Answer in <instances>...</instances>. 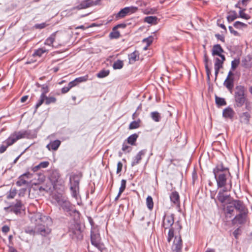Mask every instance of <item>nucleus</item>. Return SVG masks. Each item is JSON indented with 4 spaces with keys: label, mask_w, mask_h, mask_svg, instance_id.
<instances>
[{
    "label": "nucleus",
    "mask_w": 252,
    "mask_h": 252,
    "mask_svg": "<svg viewBox=\"0 0 252 252\" xmlns=\"http://www.w3.org/2000/svg\"><path fill=\"white\" fill-rule=\"evenodd\" d=\"M153 37L150 36L144 39L143 40V42L146 43L147 44V46H149L151 45V44L153 42Z\"/></svg>",
    "instance_id": "obj_51"
},
{
    "label": "nucleus",
    "mask_w": 252,
    "mask_h": 252,
    "mask_svg": "<svg viewBox=\"0 0 252 252\" xmlns=\"http://www.w3.org/2000/svg\"><path fill=\"white\" fill-rule=\"evenodd\" d=\"M237 18V13L235 11H233L229 13L227 17V19L228 22H231Z\"/></svg>",
    "instance_id": "obj_40"
},
{
    "label": "nucleus",
    "mask_w": 252,
    "mask_h": 252,
    "mask_svg": "<svg viewBox=\"0 0 252 252\" xmlns=\"http://www.w3.org/2000/svg\"><path fill=\"white\" fill-rule=\"evenodd\" d=\"M220 58H217L215 60L214 65L215 68L220 69L222 67V64L225 60L224 56H220Z\"/></svg>",
    "instance_id": "obj_25"
},
{
    "label": "nucleus",
    "mask_w": 252,
    "mask_h": 252,
    "mask_svg": "<svg viewBox=\"0 0 252 252\" xmlns=\"http://www.w3.org/2000/svg\"><path fill=\"white\" fill-rule=\"evenodd\" d=\"M110 71L109 70H102L100 71L97 74L96 76L99 78H104L109 74Z\"/></svg>",
    "instance_id": "obj_36"
},
{
    "label": "nucleus",
    "mask_w": 252,
    "mask_h": 252,
    "mask_svg": "<svg viewBox=\"0 0 252 252\" xmlns=\"http://www.w3.org/2000/svg\"><path fill=\"white\" fill-rule=\"evenodd\" d=\"M182 248V240L180 235L176 236L172 246L173 252H181Z\"/></svg>",
    "instance_id": "obj_12"
},
{
    "label": "nucleus",
    "mask_w": 252,
    "mask_h": 252,
    "mask_svg": "<svg viewBox=\"0 0 252 252\" xmlns=\"http://www.w3.org/2000/svg\"><path fill=\"white\" fill-rule=\"evenodd\" d=\"M17 194V190L15 189H11L7 194V199L14 198Z\"/></svg>",
    "instance_id": "obj_39"
},
{
    "label": "nucleus",
    "mask_w": 252,
    "mask_h": 252,
    "mask_svg": "<svg viewBox=\"0 0 252 252\" xmlns=\"http://www.w3.org/2000/svg\"><path fill=\"white\" fill-rule=\"evenodd\" d=\"M56 101V98L55 97H47L45 95V104L49 105L51 103H54Z\"/></svg>",
    "instance_id": "obj_45"
},
{
    "label": "nucleus",
    "mask_w": 252,
    "mask_h": 252,
    "mask_svg": "<svg viewBox=\"0 0 252 252\" xmlns=\"http://www.w3.org/2000/svg\"><path fill=\"white\" fill-rule=\"evenodd\" d=\"M247 212L240 213L232 220L233 224L239 223L243 224L246 222V218Z\"/></svg>",
    "instance_id": "obj_17"
},
{
    "label": "nucleus",
    "mask_w": 252,
    "mask_h": 252,
    "mask_svg": "<svg viewBox=\"0 0 252 252\" xmlns=\"http://www.w3.org/2000/svg\"><path fill=\"white\" fill-rule=\"evenodd\" d=\"M75 80L78 85L80 83L86 82V81H87L88 80V76L86 75L84 76H81L75 79Z\"/></svg>",
    "instance_id": "obj_46"
},
{
    "label": "nucleus",
    "mask_w": 252,
    "mask_h": 252,
    "mask_svg": "<svg viewBox=\"0 0 252 252\" xmlns=\"http://www.w3.org/2000/svg\"><path fill=\"white\" fill-rule=\"evenodd\" d=\"M229 30L230 32L235 36H240V34L236 31H235L231 26H229Z\"/></svg>",
    "instance_id": "obj_57"
},
{
    "label": "nucleus",
    "mask_w": 252,
    "mask_h": 252,
    "mask_svg": "<svg viewBox=\"0 0 252 252\" xmlns=\"http://www.w3.org/2000/svg\"><path fill=\"white\" fill-rule=\"evenodd\" d=\"M31 221L34 222L35 226L41 223H45L46 221H51V219L47 216H43L40 213H35L30 216Z\"/></svg>",
    "instance_id": "obj_7"
},
{
    "label": "nucleus",
    "mask_w": 252,
    "mask_h": 252,
    "mask_svg": "<svg viewBox=\"0 0 252 252\" xmlns=\"http://www.w3.org/2000/svg\"><path fill=\"white\" fill-rule=\"evenodd\" d=\"M174 215L170 214L169 215H166L164 216L163 221H162V226L165 229L170 228L174 224Z\"/></svg>",
    "instance_id": "obj_11"
},
{
    "label": "nucleus",
    "mask_w": 252,
    "mask_h": 252,
    "mask_svg": "<svg viewBox=\"0 0 252 252\" xmlns=\"http://www.w3.org/2000/svg\"><path fill=\"white\" fill-rule=\"evenodd\" d=\"M146 153V150H142L139 151L137 154L133 158L132 160L131 161V166H134L140 162L142 157L144 156Z\"/></svg>",
    "instance_id": "obj_19"
},
{
    "label": "nucleus",
    "mask_w": 252,
    "mask_h": 252,
    "mask_svg": "<svg viewBox=\"0 0 252 252\" xmlns=\"http://www.w3.org/2000/svg\"><path fill=\"white\" fill-rule=\"evenodd\" d=\"M138 137V134L134 133L130 136H129L127 138V143L131 145H135V142Z\"/></svg>",
    "instance_id": "obj_29"
},
{
    "label": "nucleus",
    "mask_w": 252,
    "mask_h": 252,
    "mask_svg": "<svg viewBox=\"0 0 252 252\" xmlns=\"http://www.w3.org/2000/svg\"><path fill=\"white\" fill-rule=\"evenodd\" d=\"M111 38H118L120 36V33L116 28L114 27L112 32L110 33L109 35Z\"/></svg>",
    "instance_id": "obj_35"
},
{
    "label": "nucleus",
    "mask_w": 252,
    "mask_h": 252,
    "mask_svg": "<svg viewBox=\"0 0 252 252\" xmlns=\"http://www.w3.org/2000/svg\"><path fill=\"white\" fill-rule=\"evenodd\" d=\"M42 89V93L41 94H44V95H45L46 94H47L49 92V89L47 85H43L41 86Z\"/></svg>",
    "instance_id": "obj_54"
},
{
    "label": "nucleus",
    "mask_w": 252,
    "mask_h": 252,
    "mask_svg": "<svg viewBox=\"0 0 252 252\" xmlns=\"http://www.w3.org/2000/svg\"><path fill=\"white\" fill-rule=\"evenodd\" d=\"M51 221H46L45 223H41L35 226L36 231L41 235L45 236L51 232V229L47 226V225Z\"/></svg>",
    "instance_id": "obj_9"
},
{
    "label": "nucleus",
    "mask_w": 252,
    "mask_h": 252,
    "mask_svg": "<svg viewBox=\"0 0 252 252\" xmlns=\"http://www.w3.org/2000/svg\"><path fill=\"white\" fill-rule=\"evenodd\" d=\"M45 102V95H44V94H41L40 96V98L38 102L36 103L35 105V109L36 110L40 107L44 102Z\"/></svg>",
    "instance_id": "obj_41"
},
{
    "label": "nucleus",
    "mask_w": 252,
    "mask_h": 252,
    "mask_svg": "<svg viewBox=\"0 0 252 252\" xmlns=\"http://www.w3.org/2000/svg\"><path fill=\"white\" fill-rule=\"evenodd\" d=\"M54 198L64 211L68 212L72 210V206L66 197L58 194L55 195Z\"/></svg>",
    "instance_id": "obj_5"
},
{
    "label": "nucleus",
    "mask_w": 252,
    "mask_h": 252,
    "mask_svg": "<svg viewBox=\"0 0 252 252\" xmlns=\"http://www.w3.org/2000/svg\"><path fill=\"white\" fill-rule=\"evenodd\" d=\"M174 230L173 227H171L169 228V232L168 233V237H167V241L168 242H170L171 240V239L174 237Z\"/></svg>",
    "instance_id": "obj_48"
},
{
    "label": "nucleus",
    "mask_w": 252,
    "mask_h": 252,
    "mask_svg": "<svg viewBox=\"0 0 252 252\" xmlns=\"http://www.w3.org/2000/svg\"><path fill=\"white\" fill-rule=\"evenodd\" d=\"M51 187H52L51 185H50V184H49V185H47L46 187L41 186L39 188V190L40 191H45L46 192H48L51 189Z\"/></svg>",
    "instance_id": "obj_52"
},
{
    "label": "nucleus",
    "mask_w": 252,
    "mask_h": 252,
    "mask_svg": "<svg viewBox=\"0 0 252 252\" xmlns=\"http://www.w3.org/2000/svg\"><path fill=\"white\" fill-rule=\"evenodd\" d=\"M215 100L216 104L219 106H223L226 104L225 99L223 98L216 96Z\"/></svg>",
    "instance_id": "obj_37"
},
{
    "label": "nucleus",
    "mask_w": 252,
    "mask_h": 252,
    "mask_svg": "<svg viewBox=\"0 0 252 252\" xmlns=\"http://www.w3.org/2000/svg\"><path fill=\"white\" fill-rule=\"evenodd\" d=\"M70 90L68 86L67 87H64L62 89V93L63 94H65L67 93Z\"/></svg>",
    "instance_id": "obj_62"
},
{
    "label": "nucleus",
    "mask_w": 252,
    "mask_h": 252,
    "mask_svg": "<svg viewBox=\"0 0 252 252\" xmlns=\"http://www.w3.org/2000/svg\"><path fill=\"white\" fill-rule=\"evenodd\" d=\"M60 176V174L57 171H53L51 173L49 179L52 183H50L49 184L51 185V186H53L54 188H56L57 183L59 182Z\"/></svg>",
    "instance_id": "obj_18"
},
{
    "label": "nucleus",
    "mask_w": 252,
    "mask_h": 252,
    "mask_svg": "<svg viewBox=\"0 0 252 252\" xmlns=\"http://www.w3.org/2000/svg\"><path fill=\"white\" fill-rule=\"evenodd\" d=\"M76 85H77V84L76 82L75 81V80L74 79L73 81L70 82L68 84L67 86L69 87V89H70L71 88H72V87H73Z\"/></svg>",
    "instance_id": "obj_58"
},
{
    "label": "nucleus",
    "mask_w": 252,
    "mask_h": 252,
    "mask_svg": "<svg viewBox=\"0 0 252 252\" xmlns=\"http://www.w3.org/2000/svg\"><path fill=\"white\" fill-rule=\"evenodd\" d=\"M35 229L33 230V229L28 228L26 230V232L30 234H34L35 233Z\"/></svg>",
    "instance_id": "obj_64"
},
{
    "label": "nucleus",
    "mask_w": 252,
    "mask_h": 252,
    "mask_svg": "<svg viewBox=\"0 0 252 252\" xmlns=\"http://www.w3.org/2000/svg\"><path fill=\"white\" fill-rule=\"evenodd\" d=\"M56 32L52 33L46 40L45 41L44 44L49 46L53 47V43L55 40Z\"/></svg>",
    "instance_id": "obj_28"
},
{
    "label": "nucleus",
    "mask_w": 252,
    "mask_h": 252,
    "mask_svg": "<svg viewBox=\"0 0 252 252\" xmlns=\"http://www.w3.org/2000/svg\"><path fill=\"white\" fill-rule=\"evenodd\" d=\"M231 202L235 209L239 213L247 212V209L242 201L240 200H232Z\"/></svg>",
    "instance_id": "obj_16"
},
{
    "label": "nucleus",
    "mask_w": 252,
    "mask_h": 252,
    "mask_svg": "<svg viewBox=\"0 0 252 252\" xmlns=\"http://www.w3.org/2000/svg\"><path fill=\"white\" fill-rule=\"evenodd\" d=\"M24 135L25 134L21 132H15L12 133L0 146V154L4 153L8 146L13 145L18 140L24 138Z\"/></svg>",
    "instance_id": "obj_3"
},
{
    "label": "nucleus",
    "mask_w": 252,
    "mask_h": 252,
    "mask_svg": "<svg viewBox=\"0 0 252 252\" xmlns=\"http://www.w3.org/2000/svg\"><path fill=\"white\" fill-rule=\"evenodd\" d=\"M140 121L139 120L132 122L129 125V129H132L139 127L140 126Z\"/></svg>",
    "instance_id": "obj_43"
},
{
    "label": "nucleus",
    "mask_w": 252,
    "mask_h": 252,
    "mask_svg": "<svg viewBox=\"0 0 252 252\" xmlns=\"http://www.w3.org/2000/svg\"><path fill=\"white\" fill-rule=\"evenodd\" d=\"M224 191H223V189L222 190H220L217 196L218 199L221 203H224L228 197L227 195L224 194Z\"/></svg>",
    "instance_id": "obj_31"
},
{
    "label": "nucleus",
    "mask_w": 252,
    "mask_h": 252,
    "mask_svg": "<svg viewBox=\"0 0 252 252\" xmlns=\"http://www.w3.org/2000/svg\"><path fill=\"white\" fill-rule=\"evenodd\" d=\"M126 24H120L116 25L114 27L116 28V29H118L119 28L124 29L126 27Z\"/></svg>",
    "instance_id": "obj_61"
},
{
    "label": "nucleus",
    "mask_w": 252,
    "mask_h": 252,
    "mask_svg": "<svg viewBox=\"0 0 252 252\" xmlns=\"http://www.w3.org/2000/svg\"><path fill=\"white\" fill-rule=\"evenodd\" d=\"M122 149L125 152L129 153L131 151L132 148H131V147L128 146L127 144V143H126L125 142H124V143L123 144Z\"/></svg>",
    "instance_id": "obj_47"
},
{
    "label": "nucleus",
    "mask_w": 252,
    "mask_h": 252,
    "mask_svg": "<svg viewBox=\"0 0 252 252\" xmlns=\"http://www.w3.org/2000/svg\"><path fill=\"white\" fill-rule=\"evenodd\" d=\"M158 18L156 16H148L145 18L144 21L149 24H155L157 23Z\"/></svg>",
    "instance_id": "obj_33"
},
{
    "label": "nucleus",
    "mask_w": 252,
    "mask_h": 252,
    "mask_svg": "<svg viewBox=\"0 0 252 252\" xmlns=\"http://www.w3.org/2000/svg\"><path fill=\"white\" fill-rule=\"evenodd\" d=\"M129 62L133 63L139 59V54L138 51H135L128 55Z\"/></svg>",
    "instance_id": "obj_26"
},
{
    "label": "nucleus",
    "mask_w": 252,
    "mask_h": 252,
    "mask_svg": "<svg viewBox=\"0 0 252 252\" xmlns=\"http://www.w3.org/2000/svg\"><path fill=\"white\" fill-rule=\"evenodd\" d=\"M100 0H96L94 1L93 0H85L77 6V9H85L94 5L98 4Z\"/></svg>",
    "instance_id": "obj_14"
},
{
    "label": "nucleus",
    "mask_w": 252,
    "mask_h": 252,
    "mask_svg": "<svg viewBox=\"0 0 252 252\" xmlns=\"http://www.w3.org/2000/svg\"><path fill=\"white\" fill-rule=\"evenodd\" d=\"M138 8L135 6L126 7L122 9L117 14V18H122L125 17L128 14H130L136 12Z\"/></svg>",
    "instance_id": "obj_8"
},
{
    "label": "nucleus",
    "mask_w": 252,
    "mask_h": 252,
    "mask_svg": "<svg viewBox=\"0 0 252 252\" xmlns=\"http://www.w3.org/2000/svg\"><path fill=\"white\" fill-rule=\"evenodd\" d=\"M123 164L121 161L118 162L117 164V173H120L122 169Z\"/></svg>",
    "instance_id": "obj_56"
},
{
    "label": "nucleus",
    "mask_w": 252,
    "mask_h": 252,
    "mask_svg": "<svg viewBox=\"0 0 252 252\" xmlns=\"http://www.w3.org/2000/svg\"><path fill=\"white\" fill-rule=\"evenodd\" d=\"M150 115L153 120L155 122H158L161 120L160 114L157 111L151 112Z\"/></svg>",
    "instance_id": "obj_32"
},
{
    "label": "nucleus",
    "mask_w": 252,
    "mask_h": 252,
    "mask_svg": "<svg viewBox=\"0 0 252 252\" xmlns=\"http://www.w3.org/2000/svg\"><path fill=\"white\" fill-rule=\"evenodd\" d=\"M213 173L218 188H223V191H230L232 188L231 176L228 168L222 163L218 164L213 169Z\"/></svg>",
    "instance_id": "obj_1"
},
{
    "label": "nucleus",
    "mask_w": 252,
    "mask_h": 252,
    "mask_svg": "<svg viewBox=\"0 0 252 252\" xmlns=\"http://www.w3.org/2000/svg\"><path fill=\"white\" fill-rule=\"evenodd\" d=\"M49 165V162L47 161H43L40 162L38 165L40 167V168H45L47 167Z\"/></svg>",
    "instance_id": "obj_53"
},
{
    "label": "nucleus",
    "mask_w": 252,
    "mask_h": 252,
    "mask_svg": "<svg viewBox=\"0 0 252 252\" xmlns=\"http://www.w3.org/2000/svg\"><path fill=\"white\" fill-rule=\"evenodd\" d=\"M171 201L175 205H179L180 203L179 195L177 191L172 192L170 196Z\"/></svg>",
    "instance_id": "obj_27"
},
{
    "label": "nucleus",
    "mask_w": 252,
    "mask_h": 252,
    "mask_svg": "<svg viewBox=\"0 0 252 252\" xmlns=\"http://www.w3.org/2000/svg\"><path fill=\"white\" fill-rule=\"evenodd\" d=\"M233 73L231 71H229L227 77L225 80L223 85L231 93L232 89L234 87V79L231 76H232Z\"/></svg>",
    "instance_id": "obj_15"
},
{
    "label": "nucleus",
    "mask_w": 252,
    "mask_h": 252,
    "mask_svg": "<svg viewBox=\"0 0 252 252\" xmlns=\"http://www.w3.org/2000/svg\"><path fill=\"white\" fill-rule=\"evenodd\" d=\"M235 114L233 109L230 107H226L222 112V116L225 119H232Z\"/></svg>",
    "instance_id": "obj_20"
},
{
    "label": "nucleus",
    "mask_w": 252,
    "mask_h": 252,
    "mask_svg": "<svg viewBox=\"0 0 252 252\" xmlns=\"http://www.w3.org/2000/svg\"><path fill=\"white\" fill-rule=\"evenodd\" d=\"M205 67L206 69V73L208 76V77L209 78V76H210V74H211V70L208 66V64H205Z\"/></svg>",
    "instance_id": "obj_60"
},
{
    "label": "nucleus",
    "mask_w": 252,
    "mask_h": 252,
    "mask_svg": "<svg viewBox=\"0 0 252 252\" xmlns=\"http://www.w3.org/2000/svg\"><path fill=\"white\" fill-rule=\"evenodd\" d=\"M91 243L98 250L102 251L104 249V245L101 242L99 234L95 230L91 231Z\"/></svg>",
    "instance_id": "obj_6"
},
{
    "label": "nucleus",
    "mask_w": 252,
    "mask_h": 252,
    "mask_svg": "<svg viewBox=\"0 0 252 252\" xmlns=\"http://www.w3.org/2000/svg\"><path fill=\"white\" fill-rule=\"evenodd\" d=\"M239 63V60H235L231 62V68L232 69H235L238 66Z\"/></svg>",
    "instance_id": "obj_55"
},
{
    "label": "nucleus",
    "mask_w": 252,
    "mask_h": 252,
    "mask_svg": "<svg viewBox=\"0 0 252 252\" xmlns=\"http://www.w3.org/2000/svg\"><path fill=\"white\" fill-rule=\"evenodd\" d=\"M251 115L249 112H243L239 114V120L241 123L248 125L250 122Z\"/></svg>",
    "instance_id": "obj_21"
},
{
    "label": "nucleus",
    "mask_w": 252,
    "mask_h": 252,
    "mask_svg": "<svg viewBox=\"0 0 252 252\" xmlns=\"http://www.w3.org/2000/svg\"><path fill=\"white\" fill-rule=\"evenodd\" d=\"M123 65L124 63L123 61L118 60L114 63L113 67L115 69H120L123 67Z\"/></svg>",
    "instance_id": "obj_42"
},
{
    "label": "nucleus",
    "mask_w": 252,
    "mask_h": 252,
    "mask_svg": "<svg viewBox=\"0 0 252 252\" xmlns=\"http://www.w3.org/2000/svg\"><path fill=\"white\" fill-rule=\"evenodd\" d=\"M61 141L59 140H56L51 141L49 144L46 146V148L49 150L56 151L61 145Z\"/></svg>",
    "instance_id": "obj_22"
},
{
    "label": "nucleus",
    "mask_w": 252,
    "mask_h": 252,
    "mask_svg": "<svg viewBox=\"0 0 252 252\" xmlns=\"http://www.w3.org/2000/svg\"><path fill=\"white\" fill-rule=\"evenodd\" d=\"M32 177V174L30 173V172H27L25 174H23L19 177L18 180L16 182V184L17 186L19 187L27 186L29 184L28 179H31Z\"/></svg>",
    "instance_id": "obj_10"
},
{
    "label": "nucleus",
    "mask_w": 252,
    "mask_h": 252,
    "mask_svg": "<svg viewBox=\"0 0 252 252\" xmlns=\"http://www.w3.org/2000/svg\"><path fill=\"white\" fill-rule=\"evenodd\" d=\"M80 177L77 175L73 174L69 178L70 189L72 196L77 199L79 189Z\"/></svg>",
    "instance_id": "obj_4"
},
{
    "label": "nucleus",
    "mask_w": 252,
    "mask_h": 252,
    "mask_svg": "<svg viewBox=\"0 0 252 252\" xmlns=\"http://www.w3.org/2000/svg\"><path fill=\"white\" fill-rule=\"evenodd\" d=\"M216 37L217 38V39L221 40V41L222 42H224V37L221 35H220L219 34H216Z\"/></svg>",
    "instance_id": "obj_63"
},
{
    "label": "nucleus",
    "mask_w": 252,
    "mask_h": 252,
    "mask_svg": "<svg viewBox=\"0 0 252 252\" xmlns=\"http://www.w3.org/2000/svg\"><path fill=\"white\" fill-rule=\"evenodd\" d=\"M234 27H235L236 28H243V27H246L247 26V25L245 24V23H243L242 22H239V21H236L234 23Z\"/></svg>",
    "instance_id": "obj_49"
},
{
    "label": "nucleus",
    "mask_w": 252,
    "mask_h": 252,
    "mask_svg": "<svg viewBox=\"0 0 252 252\" xmlns=\"http://www.w3.org/2000/svg\"><path fill=\"white\" fill-rule=\"evenodd\" d=\"M146 205L147 207L152 210L153 208L154 203L153 198L151 196H148L146 198Z\"/></svg>",
    "instance_id": "obj_38"
},
{
    "label": "nucleus",
    "mask_w": 252,
    "mask_h": 252,
    "mask_svg": "<svg viewBox=\"0 0 252 252\" xmlns=\"http://www.w3.org/2000/svg\"><path fill=\"white\" fill-rule=\"evenodd\" d=\"M234 97L235 101V105L236 107H241L245 104L246 109H249V105L247 101L245 90L244 87L238 86L236 87Z\"/></svg>",
    "instance_id": "obj_2"
},
{
    "label": "nucleus",
    "mask_w": 252,
    "mask_h": 252,
    "mask_svg": "<svg viewBox=\"0 0 252 252\" xmlns=\"http://www.w3.org/2000/svg\"><path fill=\"white\" fill-rule=\"evenodd\" d=\"M126 180L123 179L121 181V187L119 189V193L115 198L116 200H117L120 197V196L121 195V194L122 193V192L125 190V189H126Z\"/></svg>",
    "instance_id": "obj_30"
},
{
    "label": "nucleus",
    "mask_w": 252,
    "mask_h": 252,
    "mask_svg": "<svg viewBox=\"0 0 252 252\" xmlns=\"http://www.w3.org/2000/svg\"><path fill=\"white\" fill-rule=\"evenodd\" d=\"M47 52H48V50H46L45 48H39L34 51L33 56L40 57L44 53H46Z\"/></svg>",
    "instance_id": "obj_34"
},
{
    "label": "nucleus",
    "mask_w": 252,
    "mask_h": 252,
    "mask_svg": "<svg viewBox=\"0 0 252 252\" xmlns=\"http://www.w3.org/2000/svg\"><path fill=\"white\" fill-rule=\"evenodd\" d=\"M234 210L235 208H234L233 205L232 204V202H230L227 205L225 209L226 216L229 218L231 217L234 215Z\"/></svg>",
    "instance_id": "obj_24"
},
{
    "label": "nucleus",
    "mask_w": 252,
    "mask_h": 252,
    "mask_svg": "<svg viewBox=\"0 0 252 252\" xmlns=\"http://www.w3.org/2000/svg\"><path fill=\"white\" fill-rule=\"evenodd\" d=\"M157 12L156 8H147L144 10V13L146 14H154Z\"/></svg>",
    "instance_id": "obj_44"
},
{
    "label": "nucleus",
    "mask_w": 252,
    "mask_h": 252,
    "mask_svg": "<svg viewBox=\"0 0 252 252\" xmlns=\"http://www.w3.org/2000/svg\"><path fill=\"white\" fill-rule=\"evenodd\" d=\"M9 230L10 228L7 225H4L1 228L2 232L5 233H7Z\"/></svg>",
    "instance_id": "obj_59"
},
{
    "label": "nucleus",
    "mask_w": 252,
    "mask_h": 252,
    "mask_svg": "<svg viewBox=\"0 0 252 252\" xmlns=\"http://www.w3.org/2000/svg\"><path fill=\"white\" fill-rule=\"evenodd\" d=\"M244 10H245V9H243V10H240L239 11L240 17L242 18H243V19H245L246 20H248V19H250L251 17L248 14L245 13L244 12Z\"/></svg>",
    "instance_id": "obj_50"
},
{
    "label": "nucleus",
    "mask_w": 252,
    "mask_h": 252,
    "mask_svg": "<svg viewBox=\"0 0 252 252\" xmlns=\"http://www.w3.org/2000/svg\"><path fill=\"white\" fill-rule=\"evenodd\" d=\"M23 204L20 200H16V203L13 205H11L9 207H5V210H10L11 212H14L15 214L18 215L21 213V211L22 209Z\"/></svg>",
    "instance_id": "obj_13"
},
{
    "label": "nucleus",
    "mask_w": 252,
    "mask_h": 252,
    "mask_svg": "<svg viewBox=\"0 0 252 252\" xmlns=\"http://www.w3.org/2000/svg\"><path fill=\"white\" fill-rule=\"evenodd\" d=\"M223 52V50L220 46V44H216L215 45L212 49V55L213 56H218L219 57H220V56H224L222 54V53Z\"/></svg>",
    "instance_id": "obj_23"
}]
</instances>
